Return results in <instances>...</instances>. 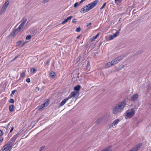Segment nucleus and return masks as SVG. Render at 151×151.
Here are the masks:
<instances>
[{
	"label": "nucleus",
	"mask_w": 151,
	"mask_h": 151,
	"mask_svg": "<svg viewBox=\"0 0 151 151\" xmlns=\"http://www.w3.org/2000/svg\"><path fill=\"white\" fill-rule=\"evenodd\" d=\"M77 93L75 91H73L69 95L68 98L69 99L72 97H75V96L76 94Z\"/></svg>",
	"instance_id": "11"
},
{
	"label": "nucleus",
	"mask_w": 151,
	"mask_h": 151,
	"mask_svg": "<svg viewBox=\"0 0 151 151\" xmlns=\"http://www.w3.org/2000/svg\"><path fill=\"white\" fill-rule=\"evenodd\" d=\"M7 7V6L4 5L2 8L1 11L2 12L4 11L6 9Z\"/></svg>",
	"instance_id": "21"
},
{
	"label": "nucleus",
	"mask_w": 151,
	"mask_h": 151,
	"mask_svg": "<svg viewBox=\"0 0 151 151\" xmlns=\"http://www.w3.org/2000/svg\"><path fill=\"white\" fill-rule=\"evenodd\" d=\"M36 90H39V88L38 87H36Z\"/></svg>",
	"instance_id": "50"
},
{
	"label": "nucleus",
	"mask_w": 151,
	"mask_h": 151,
	"mask_svg": "<svg viewBox=\"0 0 151 151\" xmlns=\"http://www.w3.org/2000/svg\"><path fill=\"white\" fill-rule=\"evenodd\" d=\"M50 60H47L46 61V65H49V64H50Z\"/></svg>",
	"instance_id": "35"
},
{
	"label": "nucleus",
	"mask_w": 151,
	"mask_h": 151,
	"mask_svg": "<svg viewBox=\"0 0 151 151\" xmlns=\"http://www.w3.org/2000/svg\"><path fill=\"white\" fill-rule=\"evenodd\" d=\"M17 58V56H16V57L15 58H14V59H16Z\"/></svg>",
	"instance_id": "53"
},
{
	"label": "nucleus",
	"mask_w": 151,
	"mask_h": 151,
	"mask_svg": "<svg viewBox=\"0 0 151 151\" xmlns=\"http://www.w3.org/2000/svg\"><path fill=\"white\" fill-rule=\"evenodd\" d=\"M81 58V56H80H80L78 57V58Z\"/></svg>",
	"instance_id": "54"
},
{
	"label": "nucleus",
	"mask_w": 151,
	"mask_h": 151,
	"mask_svg": "<svg viewBox=\"0 0 151 151\" xmlns=\"http://www.w3.org/2000/svg\"><path fill=\"white\" fill-rule=\"evenodd\" d=\"M99 1L98 0H96L91 2L90 4L81 8L80 12L82 13H84L88 12L95 7Z\"/></svg>",
	"instance_id": "2"
},
{
	"label": "nucleus",
	"mask_w": 151,
	"mask_h": 151,
	"mask_svg": "<svg viewBox=\"0 0 151 151\" xmlns=\"http://www.w3.org/2000/svg\"><path fill=\"white\" fill-rule=\"evenodd\" d=\"M9 102L10 103L12 104L14 103V101L13 99H9Z\"/></svg>",
	"instance_id": "31"
},
{
	"label": "nucleus",
	"mask_w": 151,
	"mask_h": 151,
	"mask_svg": "<svg viewBox=\"0 0 151 151\" xmlns=\"http://www.w3.org/2000/svg\"><path fill=\"white\" fill-rule=\"evenodd\" d=\"M26 81L27 83H29L30 81V79L29 78H27L26 79Z\"/></svg>",
	"instance_id": "38"
},
{
	"label": "nucleus",
	"mask_w": 151,
	"mask_h": 151,
	"mask_svg": "<svg viewBox=\"0 0 151 151\" xmlns=\"http://www.w3.org/2000/svg\"><path fill=\"white\" fill-rule=\"evenodd\" d=\"M69 99L68 98V97H67L62 100L61 103L60 104L59 106V107H60L63 106Z\"/></svg>",
	"instance_id": "9"
},
{
	"label": "nucleus",
	"mask_w": 151,
	"mask_h": 151,
	"mask_svg": "<svg viewBox=\"0 0 151 151\" xmlns=\"http://www.w3.org/2000/svg\"><path fill=\"white\" fill-rule=\"evenodd\" d=\"M104 6L103 5L100 8V10H101L103 9L104 8Z\"/></svg>",
	"instance_id": "49"
},
{
	"label": "nucleus",
	"mask_w": 151,
	"mask_h": 151,
	"mask_svg": "<svg viewBox=\"0 0 151 151\" xmlns=\"http://www.w3.org/2000/svg\"><path fill=\"white\" fill-rule=\"evenodd\" d=\"M49 103V101L48 100H47L43 104L47 106L48 105Z\"/></svg>",
	"instance_id": "23"
},
{
	"label": "nucleus",
	"mask_w": 151,
	"mask_h": 151,
	"mask_svg": "<svg viewBox=\"0 0 151 151\" xmlns=\"http://www.w3.org/2000/svg\"><path fill=\"white\" fill-rule=\"evenodd\" d=\"M119 34V32H116V33L113 34V35H114V37H115L117 36V35Z\"/></svg>",
	"instance_id": "29"
},
{
	"label": "nucleus",
	"mask_w": 151,
	"mask_h": 151,
	"mask_svg": "<svg viewBox=\"0 0 151 151\" xmlns=\"http://www.w3.org/2000/svg\"><path fill=\"white\" fill-rule=\"evenodd\" d=\"M77 22L76 19H74L72 21V22L73 23H75Z\"/></svg>",
	"instance_id": "42"
},
{
	"label": "nucleus",
	"mask_w": 151,
	"mask_h": 151,
	"mask_svg": "<svg viewBox=\"0 0 151 151\" xmlns=\"http://www.w3.org/2000/svg\"><path fill=\"white\" fill-rule=\"evenodd\" d=\"M78 2H76V3H75L74 4V7H77V6H78Z\"/></svg>",
	"instance_id": "40"
},
{
	"label": "nucleus",
	"mask_w": 151,
	"mask_h": 151,
	"mask_svg": "<svg viewBox=\"0 0 151 151\" xmlns=\"http://www.w3.org/2000/svg\"><path fill=\"white\" fill-rule=\"evenodd\" d=\"M10 1V0H6L5 1V2L4 5L8 6L9 4Z\"/></svg>",
	"instance_id": "22"
},
{
	"label": "nucleus",
	"mask_w": 151,
	"mask_h": 151,
	"mask_svg": "<svg viewBox=\"0 0 151 151\" xmlns=\"http://www.w3.org/2000/svg\"><path fill=\"white\" fill-rule=\"evenodd\" d=\"M84 1L83 0H81V1L79 2V4H80L81 3H83Z\"/></svg>",
	"instance_id": "48"
},
{
	"label": "nucleus",
	"mask_w": 151,
	"mask_h": 151,
	"mask_svg": "<svg viewBox=\"0 0 151 151\" xmlns=\"http://www.w3.org/2000/svg\"><path fill=\"white\" fill-rule=\"evenodd\" d=\"M100 151H112L111 148V147H106Z\"/></svg>",
	"instance_id": "16"
},
{
	"label": "nucleus",
	"mask_w": 151,
	"mask_h": 151,
	"mask_svg": "<svg viewBox=\"0 0 151 151\" xmlns=\"http://www.w3.org/2000/svg\"><path fill=\"white\" fill-rule=\"evenodd\" d=\"M122 1V0H115V2H120Z\"/></svg>",
	"instance_id": "41"
},
{
	"label": "nucleus",
	"mask_w": 151,
	"mask_h": 151,
	"mask_svg": "<svg viewBox=\"0 0 151 151\" xmlns=\"http://www.w3.org/2000/svg\"><path fill=\"white\" fill-rule=\"evenodd\" d=\"M3 134V132L1 130H0V137L2 136Z\"/></svg>",
	"instance_id": "39"
},
{
	"label": "nucleus",
	"mask_w": 151,
	"mask_h": 151,
	"mask_svg": "<svg viewBox=\"0 0 151 151\" xmlns=\"http://www.w3.org/2000/svg\"><path fill=\"white\" fill-rule=\"evenodd\" d=\"M124 65H120L118 67V69L119 70L121 69H122L124 68Z\"/></svg>",
	"instance_id": "25"
},
{
	"label": "nucleus",
	"mask_w": 151,
	"mask_h": 151,
	"mask_svg": "<svg viewBox=\"0 0 151 151\" xmlns=\"http://www.w3.org/2000/svg\"><path fill=\"white\" fill-rule=\"evenodd\" d=\"M114 37L113 35H111L109 37V39L110 40L113 39Z\"/></svg>",
	"instance_id": "28"
},
{
	"label": "nucleus",
	"mask_w": 151,
	"mask_h": 151,
	"mask_svg": "<svg viewBox=\"0 0 151 151\" xmlns=\"http://www.w3.org/2000/svg\"><path fill=\"white\" fill-rule=\"evenodd\" d=\"M3 140V137H1L0 139V141L1 142Z\"/></svg>",
	"instance_id": "46"
},
{
	"label": "nucleus",
	"mask_w": 151,
	"mask_h": 151,
	"mask_svg": "<svg viewBox=\"0 0 151 151\" xmlns=\"http://www.w3.org/2000/svg\"><path fill=\"white\" fill-rule=\"evenodd\" d=\"M18 135L19 134H17L14 135L11 139L10 141L9 142H11L12 145V143L15 141L17 138Z\"/></svg>",
	"instance_id": "7"
},
{
	"label": "nucleus",
	"mask_w": 151,
	"mask_h": 151,
	"mask_svg": "<svg viewBox=\"0 0 151 151\" xmlns=\"http://www.w3.org/2000/svg\"><path fill=\"white\" fill-rule=\"evenodd\" d=\"M142 145V143H139L129 151H137L140 148V147Z\"/></svg>",
	"instance_id": "6"
},
{
	"label": "nucleus",
	"mask_w": 151,
	"mask_h": 151,
	"mask_svg": "<svg viewBox=\"0 0 151 151\" xmlns=\"http://www.w3.org/2000/svg\"><path fill=\"white\" fill-rule=\"evenodd\" d=\"M22 42V41L21 40L19 41L18 42H17L16 44V45L17 46H19L20 45V44Z\"/></svg>",
	"instance_id": "30"
},
{
	"label": "nucleus",
	"mask_w": 151,
	"mask_h": 151,
	"mask_svg": "<svg viewBox=\"0 0 151 151\" xmlns=\"http://www.w3.org/2000/svg\"><path fill=\"white\" fill-rule=\"evenodd\" d=\"M27 21V19L26 18H24L22 20L21 24L24 25L25 24L26 22Z\"/></svg>",
	"instance_id": "20"
},
{
	"label": "nucleus",
	"mask_w": 151,
	"mask_h": 151,
	"mask_svg": "<svg viewBox=\"0 0 151 151\" xmlns=\"http://www.w3.org/2000/svg\"><path fill=\"white\" fill-rule=\"evenodd\" d=\"M123 58V55H121L117 57L116 58H115V60H116L117 63L122 58Z\"/></svg>",
	"instance_id": "15"
},
{
	"label": "nucleus",
	"mask_w": 151,
	"mask_h": 151,
	"mask_svg": "<svg viewBox=\"0 0 151 151\" xmlns=\"http://www.w3.org/2000/svg\"><path fill=\"white\" fill-rule=\"evenodd\" d=\"M80 86L79 85H78L75 87H74V89L75 91H78L80 90Z\"/></svg>",
	"instance_id": "19"
},
{
	"label": "nucleus",
	"mask_w": 151,
	"mask_h": 151,
	"mask_svg": "<svg viewBox=\"0 0 151 151\" xmlns=\"http://www.w3.org/2000/svg\"><path fill=\"white\" fill-rule=\"evenodd\" d=\"M135 114V111L134 109H131L127 110L126 111L125 119H127L132 117Z\"/></svg>",
	"instance_id": "3"
},
{
	"label": "nucleus",
	"mask_w": 151,
	"mask_h": 151,
	"mask_svg": "<svg viewBox=\"0 0 151 151\" xmlns=\"http://www.w3.org/2000/svg\"><path fill=\"white\" fill-rule=\"evenodd\" d=\"M9 110L10 111L12 112L13 111L14 106L12 105H10L9 106Z\"/></svg>",
	"instance_id": "18"
},
{
	"label": "nucleus",
	"mask_w": 151,
	"mask_h": 151,
	"mask_svg": "<svg viewBox=\"0 0 151 151\" xmlns=\"http://www.w3.org/2000/svg\"><path fill=\"white\" fill-rule=\"evenodd\" d=\"M113 65L111 63V61L110 62H108L107 64H106L104 66V68H107L110 67L111 66Z\"/></svg>",
	"instance_id": "12"
},
{
	"label": "nucleus",
	"mask_w": 151,
	"mask_h": 151,
	"mask_svg": "<svg viewBox=\"0 0 151 151\" xmlns=\"http://www.w3.org/2000/svg\"><path fill=\"white\" fill-rule=\"evenodd\" d=\"M31 38V36L30 35H29L27 36L26 39L27 40H29Z\"/></svg>",
	"instance_id": "36"
},
{
	"label": "nucleus",
	"mask_w": 151,
	"mask_h": 151,
	"mask_svg": "<svg viewBox=\"0 0 151 151\" xmlns=\"http://www.w3.org/2000/svg\"><path fill=\"white\" fill-rule=\"evenodd\" d=\"M80 36H79L77 37V39H78L79 37Z\"/></svg>",
	"instance_id": "55"
},
{
	"label": "nucleus",
	"mask_w": 151,
	"mask_h": 151,
	"mask_svg": "<svg viewBox=\"0 0 151 151\" xmlns=\"http://www.w3.org/2000/svg\"><path fill=\"white\" fill-rule=\"evenodd\" d=\"M23 26L24 25L20 24V25L16 29H14L13 31L12 32L14 35H17L19 32L20 30L23 28Z\"/></svg>",
	"instance_id": "5"
},
{
	"label": "nucleus",
	"mask_w": 151,
	"mask_h": 151,
	"mask_svg": "<svg viewBox=\"0 0 151 151\" xmlns=\"http://www.w3.org/2000/svg\"><path fill=\"white\" fill-rule=\"evenodd\" d=\"M121 30V28H120L119 30H118V31L117 32H119H119Z\"/></svg>",
	"instance_id": "52"
},
{
	"label": "nucleus",
	"mask_w": 151,
	"mask_h": 151,
	"mask_svg": "<svg viewBox=\"0 0 151 151\" xmlns=\"http://www.w3.org/2000/svg\"><path fill=\"white\" fill-rule=\"evenodd\" d=\"M73 18V16H69L67 19H65L62 22V24H64L66 23L70 19Z\"/></svg>",
	"instance_id": "14"
},
{
	"label": "nucleus",
	"mask_w": 151,
	"mask_h": 151,
	"mask_svg": "<svg viewBox=\"0 0 151 151\" xmlns=\"http://www.w3.org/2000/svg\"><path fill=\"white\" fill-rule=\"evenodd\" d=\"M111 61L113 65L117 63L116 62V60H115V59H113Z\"/></svg>",
	"instance_id": "24"
},
{
	"label": "nucleus",
	"mask_w": 151,
	"mask_h": 151,
	"mask_svg": "<svg viewBox=\"0 0 151 151\" xmlns=\"http://www.w3.org/2000/svg\"><path fill=\"white\" fill-rule=\"evenodd\" d=\"M16 91L17 90H14L13 91H12V93L10 95V96H13L14 94L15 93Z\"/></svg>",
	"instance_id": "27"
},
{
	"label": "nucleus",
	"mask_w": 151,
	"mask_h": 151,
	"mask_svg": "<svg viewBox=\"0 0 151 151\" xmlns=\"http://www.w3.org/2000/svg\"><path fill=\"white\" fill-rule=\"evenodd\" d=\"M150 151H151V150Z\"/></svg>",
	"instance_id": "57"
},
{
	"label": "nucleus",
	"mask_w": 151,
	"mask_h": 151,
	"mask_svg": "<svg viewBox=\"0 0 151 151\" xmlns=\"http://www.w3.org/2000/svg\"><path fill=\"white\" fill-rule=\"evenodd\" d=\"M45 106V105L43 104L41 105L40 106V108L39 109L40 110L44 108Z\"/></svg>",
	"instance_id": "34"
},
{
	"label": "nucleus",
	"mask_w": 151,
	"mask_h": 151,
	"mask_svg": "<svg viewBox=\"0 0 151 151\" xmlns=\"http://www.w3.org/2000/svg\"><path fill=\"white\" fill-rule=\"evenodd\" d=\"M25 76V74L24 73H22L21 75V77H24Z\"/></svg>",
	"instance_id": "37"
},
{
	"label": "nucleus",
	"mask_w": 151,
	"mask_h": 151,
	"mask_svg": "<svg viewBox=\"0 0 151 151\" xmlns=\"http://www.w3.org/2000/svg\"><path fill=\"white\" fill-rule=\"evenodd\" d=\"M91 24H92L91 23V22H90L88 24H87L86 26V27H88L89 26L91 25Z\"/></svg>",
	"instance_id": "47"
},
{
	"label": "nucleus",
	"mask_w": 151,
	"mask_h": 151,
	"mask_svg": "<svg viewBox=\"0 0 151 151\" xmlns=\"http://www.w3.org/2000/svg\"><path fill=\"white\" fill-rule=\"evenodd\" d=\"M120 120L119 119H116L115 120L113 123L110 125L109 128H111L113 127V126H115L116 125L118 124V123L119 122Z\"/></svg>",
	"instance_id": "8"
},
{
	"label": "nucleus",
	"mask_w": 151,
	"mask_h": 151,
	"mask_svg": "<svg viewBox=\"0 0 151 151\" xmlns=\"http://www.w3.org/2000/svg\"><path fill=\"white\" fill-rule=\"evenodd\" d=\"M99 33H98L96 35L93 37L91 39V41H93L96 39L99 36Z\"/></svg>",
	"instance_id": "17"
},
{
	"label": "nucleus",
	"mask_w": 151,
	"mask_h": 151,
	"mask_svg": "<svg viewBox=\"0 0 151 151\" xmlns=\"http://www.w3.org/2000/svg\"><path fill=\"white\" fill-rule=\"evenodd\" d=\"M30 71L31 72L34 73L36 71V69L34 68H32L30 69Z\"/></svg>",
	"instance_id": "32"
},
{
	"label": "nucleus",
	"mask_w": 151,
	"mask_h": 151,
	"mask_svg": "<svg viewBox=\"0 0 151 151\" xmlns=\"http://www.w3.org/2000/svg\"><path fill=\"white\" fill-rule=\"evenodd\" d=\"M126 105V103L125 101H122L117 104L112 109V113L115 114L121 112L124 110Z\"/></svg>",
	"instance_id": "1"
},
{
	"label": "nucleus",
	"mask_w": 151,
	"mask_h": 151,
	"mask_svg": "<svg viewBox=\"0 0 151 151\" xmlns=\"http://www.w3.org/2000/svg\"><path fill=\"white\" fill-rule=\"evenodd\" d=\"M104 119V117L103 116H101L96 121V123L97 124H99L101 123L103 120Z\"/></svg>",
	"instance_id": "13"
},
{
	"label": "nucleus",
	"mask_w": 151,
	"mask_h": 151,
	"mask_svg": "<svg viewBox=\"0 0 151 151\" xmlns=\"http://www.w3.org/2000/svg\"><path fill=\"white\" fill-rule=\"evenodd\" d=\"M48 1V0H44L43 1V3L45 4Z\"/></svg>",
	"instance_id": "44"
},
{
	"label": "nucleus",
	"mask_w": 151,
	"mask_h": 151,
	"mask_svg": "<svg viewBox=\"0 0 151 151\" xmlns=\"http://www.w3.org/2000/svg\"><path fill=\"white\" fill-rule=\"evenodd\" d=\"M139 95L137 93L134 95L131 98V100L132 101H137V100Z\"/></svg>",
	"instance_id": "10"
},
{
	"label": "nucleus",
	"mask_w": 151,
	"mask_h": 151,
	"mask_svg": "<svg viewBox=\"0 0 151 151\" xmlns=\"http://www.w3.org/2000/svg\"><path fill=\"white\" fill-rule=\"evenodd\" d=\"M55 74V73L53 72L50 73V76L53 78L54 77V75Z\"/></svg>",
	"instance_id": "26"
},
{
	"label": "nucleus",
	"mask_w": 151,
	"mask_h": 151,
	"mask_svg": "<svg viewBox=\"0 0 151 151\" xmlns=\"http://www.w3.org/2000/svg\"><path fill=\"white\" fill-rule=\"evenodd\" d=\"M106 3H104V4H103V6H105L106 5Z\"/></svg>",
	"instance_id": "51"
},
{
	"label": "nucleus",
	"mask_w": 151,
	"mask_h": 151,
	"mask_svg": "<svg viewBox=\"0 0 151 151\" xmlns=\"http://www.w3.org/2000/svg\"><path fill=\"white\" fill-rule=\"evenodd\" d=\"M12 145L11 142H8L4 146L1 151H7L12 148Z\"/></svg>",
	"instance_id": "4"
},
{
	"label": "nucleus",
	"mask_w": 151,
	"mask_h": 151,
	"mask_svg": "<svg viewBox=\"0 0 151 151\" xmlns=\"http://www.w3.org/2000/svg\"><path fill=\"white\" fill-rule=\"evenodd\" d=\"M81 30V29L80 27H78L76 29V31L77 32H79Z\"/></svg>",
	"instance_id": "33"
},
{
	"label": "nucleus",
	"mask_w": 151,
	"mask_h": 151,
	"mask_svg": "<svg viewBox=\"0 0 151 151\" xmlns=\"http://www.w3.org/2000/svg\"><path fill=\"white\" fill-rule=\"evenodd\" d=\"M84 1H86V0H83Z\"/></svg>",
	"instance_id": "56"
},
{
	"label": "nucleus",
	"mask_w": 151,
	"mask_h": 151,
	"mask_svg": "<svg viewBox=\"0 0 151 151\" xmlns=\"http://www.w3.org/2000/svg\"><path fill=\"white\" fill-rule=\"evenodd\" d=\"M14 129V127H12L10 130V132H11Z\"/></svg>",
	"instance_id": "45"
},
{
	"label": "nucleus",
	"mask_w": 151,
	"mask_h": 151,
	"mask_svg": "<svg viewBox=\"0 0 151 151\" xmlns=\"http://www.w3.org/2000/svg\"><path fill=\"white\" fill-rule=\"evenodd\" d=\"M44 146H43L42 147H41L40 149V151H41L44 148Z\"/></svg>",
	"instance_id": "43"
}]
</instances>
